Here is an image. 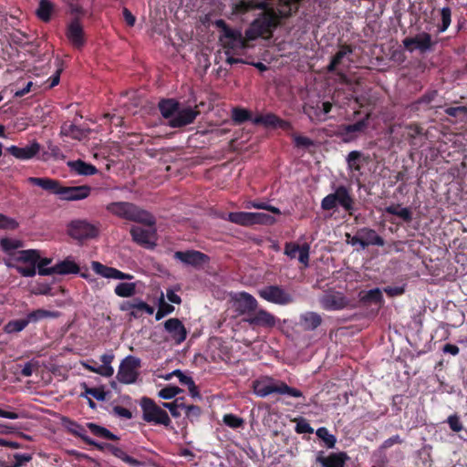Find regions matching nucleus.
<instances>
[{
	"label": "nucleus",
	"mask_w": 467,
	"mask_h": 467,
	"mask_svg": "<svg viewBox=\"0 0 467 467\" xmlns=\"http://www.w3.org/2000/svg\"><path fill=\"white\" fill-rule=\"evenodd\" d=\"M447 423L449 424L450 429L454 432L464 431V435H460V437L464 441H467V430H464L460 417L457 414L450 415L447 419Z\"/></svg>",
	"instance_id": "46"
},
{
	"label": "nucleus",
	"mask_w": 467,
	"mask_h": 467,
	"mask_svg": "<svg viewBox=\"0 0 467 467\" xmlns=\"http://www.w3.org/2000/svg\"><path fill=\"white\" fill-rule=\"evenodd\" d=\"M53 10L54 5L50 0H40L36 15L42 21L48 22L51 19Z\"/></svg>",
	"instance_id": "40"
},
{
	"label": "nucleus",
	"mask_w": 467,
	"mask_h": 467,
	"mask_svg": "<svg viewBox=\"0 0 467 467\" xmlns=\"http://www.w3.org/2000/svg\"><path fill=\"white\" fill-rule=\"evenodd\" d=\"M179 101L174 99H161L158 103V109L161 116L168 119V121L174 117L176 111L179 109Z\"/></svg>",
	"instance_id": "31"
},
{
	"label": "nucleus",
	"mask_w": 467,
	"mask_h": 467,
	"mask_svg": "<svg viewBox=\"0 0 467 467\" xmlns=\"http://www.w3.org/2000/svg\"><path fill=\"white\" fill-rule=\"evenodd\" d=\"M360 302L364 305L374 303L381 306L384 300L381 291L379 288H374L366 292V294L360 297Z\"/></svg>",
	"instance_id": "42"
},
{
	"label": "nucleus",
	"mask_w": 467,
	"mask_h": 467,
	"mask_svg": "<svg viewBox=\"0 0 467 467\" xmlns=\"http://www.w3.org/2000/svg\"><path fill=\"white\" fill-rule=\"evenodd\" d=\"M99 233V227L87 220H73L67 225L68 235L78 241L96 238Z\"/></svg>",
	"instance_id": "10"
},
{
	"label": "nucleus",
	"mask_w": 467,
	"mask_h": 467,
	"mask_svg": "<svg viewBox=\"0 0 467 467\" xmlns=\"http://www.w3.org/2000/svg\"><path fill=\"white\" fill-rule=\"evenodd\" d=\"M154 231H150L148 229H144L140 226H132L130 228V235L132 240L140 245L150 247L153 245V243L150 241L151 236L153 235Z\"/></svg>",
	"instance_id": "29"
},
{
	"label": "nucleus",
	"mask_w": 467,
	"mask_h": 467,
	"mask_svg": "<svg viewBox=\"0 0 467 467\" xmlns=\"http://www.w3.org/2000/svg\"><path fill=\"white\" fill-rule=\"evenodd\" d=\"M300 321L305 330L312 331L321 325L322 317L318 313L309 311L301 315Z\"/></svg>",
	"instance_id": "32"
},
{
	"label": "nucleus",
	"mask_w": 467,
	"mask_h": 467,
	"mask_svg": "<svg viewBox=\"0 0 467 467\" xmlns=\"http://www.w3.org/2000/svg\"><path fill=\"white\" fill-rule=\"evenodd\" d=\"M107 211L113 215L130 222L140 223L148 226H154V216L146 210L129 202H113L107 205Z\"/></svg>",
	"instance_id": "2"
},
{
	"label": "nucleus",
	"mask_w": 467,
	"mask_h": 467,
	"mask_svg": "<svg viewBox=\"0 0 467 467\" xmlns=\"http://www.w3.org/2000/svg\"><path fill=\"white\" fill-rule=\"evenodd\" d=\"M81 387L84 389L86 395H90L99 401L106 400V392L103 388H89L86 383H82Z\"/></svg>",
	"instance_id": "54"
},
{
	"label": "nucleus",
	"mask_w": 467,
	"mask_h": 467,
	"mask_svg": "<svg viewBox=\"0 0 467 467\" xmlns=\"http://www.w3.org/2000/svg\"><path fill=\"white\" fill-rule=\"evenodd\" d=\"M214 26L222 31L220 41L223 47L227 49L225 51L226 55H229L230 49L236 47H246V41H249L246 36L244 37L240 30L231 28L223 19L215 20Z\"/></svg>",
	"instance_id": "8"
},
{
	"label": "nucleus",
	"mask_w": 467,
	"mask_h": 467,
	"mask_svg": "<svg viewBox=\"0 0 467 467\" xmlns=\"http://www.w3.org/2000/svg\"><path fill=\"white\" fill-rule=\"evenodd\" d=\"M253 389L256 396L265 398L271 394L288 395L294 398L303 397V392L296 388L288 386L285 382L275 379L272 377H265L253 382Z\"/></svg>",
	"instance_id": "4"
},
{
	"label": "nucleus",
	"mask_w": 467,
	"mask_h": 467,
	"mask_svg": "<svg viewBox=\"0 0 467 467\" xmlns=\"http://www.w3.org/2000/svg\"><path fill=\"white\" fill-rule=\"evenodd\" d=\"M182 409L185 410L186 417L188 419H190L192 421L194 419H198L199 416L201 415V409L199 406H196V405L186 406L185 405V407Z\"/></svg>",
	"instance_id": "64"
},
{
	"label": "nucleus",
	"mask_w": 467,
	"mask_h": 467,
	"mask_svg": "<svg viewBox=\"0 0 467 467\" xmlns=\"http://www.w3.org/2000/svg\"><path fill=\"white\" fill-rule=\"evenodd\" d=\"M91 187L88 185L80 186H61L58 196L64 201H80L90 195Z\"/></svg>",
	"instance_id": "19"
},
{
	"label": "nucleus",
	"mask_w": 467,
	"mask_h": 467,
	"mask_svg": "<svg viewBox=\"0 0 467 467\" xmlns=\"http://www.w3.org/2000/svg\"><path fill=\"white\" fill-rule=\"evenodd\" d=\"M140 406L142 410V420L144 421L154 425H163L164 427L171 426V420L167 411L158 406L152 399L142 397Z\"/></svg>",
	"instance_id": "5"
},
{
	"label": "nucleus",
	"mask_w": 467,
	"mask_h": 467,
	"mask_svg": "<svg viewBox=\"0 0 467 467\" xmlns=\"http://www.w3.org/2000/svg\"><path fill=\"white\" fill-rule=\"evenodd\" d=\"M440 15H441V24L438 25V32L439 33H443V32H445L448 29V27L451 25V8L449 6L442 7L440 10Z\"/></svg>",
	"instance_id": "49"
},
{
	"label": "nucleus",
	"mask_w": 467,
	"mask_h": 467,
	"mask_svg": "<svg viewBox=\"0 0 467 467\" xmlns=\"http://www.w3.org/2000/svg\"><path fill=\"white\" fill-rule=\"evenodd\" d=\"M68 166L72 171H76L79 175L88 176L94 175L98 172V169L94 165L82 160L69 161Z\"/></svg>",
	"instance_id": "33"
},
{
	"label": "nucleus",
	"mask_w": 467,
	"mask_h": 467,
	"mask_svg": "<svg viewBox=\"0 0 467 467\" xmlns=\"http://www.w3.org/2000/svg\"><path fill=\"white\" fill-rule=\"evenodd\" d=\"M198 115L199 111L192 107H179L174 117L168 121V125L173 129L182 128L193 123Z\"/></svg>",
	"instance_id": "17"
},
{
	"label": "nucleus",
	"mask_w": 467,
	"mask_h": 467,
	"mask_svg": "<svg viewBox=\"0 0 467 467\" xmlns=\"http://www.w3.org/2000/svg\"><path fill=\"white\" fill-rule=\"evenodd\" d=\"M183 390L177 386H166L159 391V397L163 400H171L182 392Z\"/></svg>",
	"instance_id": "55"
},
{
	"label": "nucleus",
	"mask_w": 467,
	"mask_h": 467,
	"mask_svg": "<svg viewBox=\"0 0 467 467\" xmlns=\"http://www.w3.org/2000/svg\"><path fill=\"white\" fill-rule=\"evenodd\" d=\"M243 320L253 329H272L278 322V318L274 314L263 308H257L254 313L249 315V317H244Z\"/></svg>",
	"instance_id": "12"
},
{
	"label": "nucleus",
	"mask_w": 467,
	"mask_h": 467,
	"mask_svg": "<svg viewBox=\"0 0 467 467\" xmlns=\"http://www.w3.org/2000/svg\"><path fill=\"white\" fill-rule=\"evenodd\" d=\"M173 257L186 265L194 267L202 265L208 260L205 254L196 250L176 251Z\"/></svg>",
	"instance_id": "20"
},
{
	"label": "nucleus",
	"mask_w": 467,
	"mask_h": 467,
	"mask_svg": "<svg viewBox=\"0 0 467 467\" xmlns=\"http://www.w3.org/2000/svg\"><path fill=\"white\" fill-rule=\"evenodd\" d=\"M279 117L273 113H268L265 115H258L254 119H253V123L254 124H262L265 127L276 128L278 123Z\"/></svg>",
	"instance_id": "45"
},
{
	"label": "nucleus",
	"mask_w": 467,
	"mask_h": 467,
	"mask_svg": "<svg viewBox=\"0 0 467 467\" xmlns=\"http://www.w3.org/2000/svg\"><path fill=\"white\" fill-rule=\"evenodd\" d=\"M86 427L90 431V432L94 436H96L98 438L106 439V440H109V441H119V438L117 435H115L114 433H112L110 431H109L105 427L99 426L94 422H88L86 424Z\"/></svg>",
	"instance_id": "34"
},
{
	"label": "nucleus",
	"mask_w": 467,
	"mask_h": 467,
	"mask_svg": "<svg viewBox=\"0 0 467 467\" xmlns=\"http://www.w3.org/2000/svg\"><path fill=\"white\" fill-rule=\"evenodd\" d=\"M436 43L432 40L431 34L427 32L417 34L412 37H406L403 40V45L407 50L410 52L419 50L421 54L431 50Z\"/></svg>",
	"instance_id": "13"
},
{
	"label": "nucleus",
	"mask_w": 467,
	"mask_h": 467,
	"mask_svg": "<svg viewBox=\"0 0 467 467\" xmlns=\"http://www.w3.org/2000/svg\"><path fill=\"white\" fill-rule=\"evenodd\" d=\"M164 330L170 335L171 339L176 344H182L187 337V329L183 323L177 317L167 319L163 323Z\"/></svg>",
	"instance_id": "18"
},
{
	"label": "nucleus",
	"mask_w": 467,
	"mask_h": 467,
	"mask_svg": "<svg viewBox=\"0 0 467 467\" xmlns=\"http://www.w3.org/2000/svg\"><path fill=\"white\" fill-rule=\"evenodd\" d=\"M13 458L12 467H21L32 460V455L28 453H16L13 455Z\"/></svg>",
	"instance_id": "62"
},
{
	"label": "nucleus",
	"mask_w": 467,
	"mask_h": 467,
	"mask_svg": "<svg viewBox=\"0 0 467 467\" xmlns=\"http://www.w3.org/2000/svg\"><path fill=\"white\" fill-rule=\"evenodd\" d=\"M348 459L347 453L340 451L330 453L327 457L320 455L317 460L323 467H344Z\"/></svg>",
	"instance_id": "30"
},
{
	"label": "nucleus",
	"mask_w": 467,
	"mask_h": 467,
	"mask_svg": "<svg viewBox=\"0 0 467 467\" xmlns=\"http://www.w3.org/2000/svg\"><path fill=\"white\" fill-rule=\"evenodd\" d=\"M39 258L40 254L37 250H20L17 252L15 261L28 264V265H17L10 261H5V265L9 268H15L24 277H33L36 274V264Z\"/></svg>",
	"instance_id": "6"
},
{
	"label": "nucleus",
	"mask_w": 467,
	"mask_h": 467,
	"mask_svg": "<svg viewBox=\"0 0 467 467\" xmlns=\"http://www.w3.org/2000/svg\"><path fill=\"white\" fill-rule=\"evenodd\" d=\"M385 213L391 215H396L401 218L405 223H410L412 221L411 211L405 207L400 209V204H391L385 208Z\"/></svg>",
	"instance_id": "38"
},
{
	"label": "nucleus",
	"mask_w": 467,
	"mask_h": 467,
	"mask_svg": "<svg viewBox=\"0 0 467 467\" xmlns=\"http://www.w3.org/2000/svg\"><path fill=\"white\" fill-rule=\"evenodd\" d=\"M92 269L96 272V274L105 278L119 280H131L133 278V275L130 274L121 272L117 268L105 265L99 262H93Z\"/></svg>",
	"instance_id": "22"
},
{
	"label": "nucleus",
	"mask_w": 467,
	"mask_h": 467,
	"mask_svg": "<svg viewBox=\"0 0 467 467\" xmlns=\"http://www.w3.org/2000/svg\"><path fill=\"white\" fill-rule=\"evenodd\" d=\"M236 310L240 315H245L249 317L258 308L257 300L247 292H241L235 299Z\"/></svg>",
	"instance_id": "21"
},
{
	"label": "nucleus",
	"mask_w": 467,
	"mask_h": 467,
	"mask_svg": "<svg viewBox=\"0 0 467 467\" xmlns=\"http://www.w3.org/2000/svg\"><path fill=\"white\" fill-rule=\"evenodd\" d=\"M316 435L325 442L327 448L333 449L335 447L337 439L333 434L328 432L326 427L318 428L316 431Z\"/></svg>",
	"instance_id": "48"
},
{
	"label": "nucleus",
	"mask_w": 467,
	"mask_h": 467,
	"mask_svg": "<svg viewBox=\"0 0 467 467\" xmlns=\"http://www.w3.org/2000/svg\"><path fill=\"white\" fill-rule=\"evenodd\" d=\"M67 429L72 435L80 438L85 443L90 439L87 434L86 428L74 420H67Z\"/></svg>",
	"instance_id": "43"
},
{
	"label": "nucleus",
	"mask_w": 467,
	"mask_h": 467,
	"mask_svg": "<svg viewBox=\"0 0 467 467\" xmlns=\"http://www.w3.org/2000/svg\"><path fill=\"white\" fill-rule=\"evenodd\" d=\"M228 221L245 227L253 226L255 224L273 225L276 222L275 218L268 213L251 212L230 213L228 214Z\"/></svg>",
	"instance_id": "7"
},
{
	"label": "nucleus",
	"mask_w": 467,
	"mask_h": 467,
	"mask_svg": "<svg viewBox=\"0 0 467 467\" xmlns=\"http://www.w3.org/2000/svg\"><path fill=\"white\" fill-rule=\"evenodd\" d=\"M295 431L298 434H303V433L311 434L314 432V429L310 426L309 422L304 418H300V419L296 420V425Z\"/></svg>",
	"instance_id": "58"
},
{
	"label": "nucleus",
	"mask_w": 467,
	"mask_h": 467,
	"mask_svg": "<svg viewBox=\"0 0 467 467\" xmlns=\"http://www.w3.org/2000/svg\"><path fill=\"white\" fill-rule=\"evenodd\" d=\"M18 226L19 223L16 219L0 213V229L13 231L16 230Z\"/></svg>",
	"instance_id": "56"
},
{
	"label": "nucleus",
	"mask_w": 467,
	"mask_h": 467,
	"mask_svg": "<svg viewBox=\"0 0 467 467\" xmlns=\"http://www.w3.org/2000/svg\"><path fill=\"white\" fill-rule=\"evenodd\" d=\"M303 111L308 117L311 122L318 123L327 119V117H324L322 115L318 103L316 106H305Z\"/></svg>",
	"instance_id": "41"
},
{
	"label": "nucleus",
	"mask_w": 467,
	"mask_h": 467,
	"mask_svg": "<svg viewBox=\"0 0 467 467\" xmlns=\"http://www.w3.org/2000/svg\"><path fill=\"white\" fill-rule=\"evenodd\" d=\"M258 295L265 301L279 306H286L295 301L294 296L278 285L265 286L258 291Z\"/></svg>",
	"instance_id": "9"
},
{
	"label": "nucleus",
	"mask_w": 467,
	"mask_h": 467,
	"mask_svg": "<svg viewBox=\"0 0 467 467\" xmlns=\"http://www.w3.org/2000/svg\"><path fill=\"white\" fill-rule=\"evenodd\" d=\"M58 317H59V313L57 311H49V310L39 308V309L34 310V311L30 312L29 314H27L26 319L27 323L29 324V323H36L39 320L44 319V318H48V317L57 318Z\"/></svg>",
	"instance_id": "36"
},
{
	"label": "nucleus",
	"mask_w": 467,
	"mask_h": 467,
	"mask_svg": "<svg viewBox=\"0 0 467 467\" xmlns=\"http://www.w3.org/2000/svg\"><path fill=\"white\" fill-rule=\"evenodd\" d=\"M337 206H340L348 215H354L358 208L350 187L338 185L334 192L327 194L321 201V208L324 211H332Z\"/></svg>",
	"instance_id": "3"
},
{
	"label": "nucleus",
	"mask_w": 467,
	"mask_h": 467,
	"mask_svg": "<svg viewBox=\"0 0 467 467\" xmlns=\"http://www.w3.org/2000/svg\"><path fill=\"white\" fill-rule=\"evenodd\" d=\"M446 115L459 119L461 121H467V107H449L444 109Z\"/></svg>",
	"instance_id": "51"
},
{
	"label": "nucleus",
	"mask_w": 467,
	"mask_h": 467,
	"mask_svg": "<svg viewBox=\"0 0 467 467\" xmlns=\"http://www.w3.org/2000/svg\"><path fill=\"white\" fill-rule=\"evenodd\" d=\"M232 119L236 124H243L252 119V114L245 109L234 108L232 111Z\"/></svg>",
	"instance_id": "52"
},
{
	"label": "nucleus",
	"mask_w": 467,
	"mask_h": 467,
	"mask_svg": "<svg viewBox=\"0 0 467 467\" xmlns=\"http://www.w3.org/2000/svg\"><path fill=\"white\" fill-rule=\"evenodd\" d=\"M66 36L70 44L78 49L86 44L84 28L78 18H73L67 26Z\"/></svg>",
	"instance_id": "16"
},
{
	"label": "nucleus",
	"mask_w": 467,
	"mask_h": 467,
	"mask_svg": "<svg viewBox=\"0 0 467 467\" xmlns=\"http://www.w3.org/2000/svg\"><path fill=\"white\" fill-rule=\"evenodd\" d=\"M437 96L438 91L436 89L428 90L418 99L411 102L408 108L411 112L428 110L431 109V104L436 99Z\"/></svg>",
	"instance_id": "26"
},
{
	"label": "nucleus",
	"mask_w": 467,
	"mask_h": 467,
	"mask_svg": "<svg viewBox=\"0 0 467 467\" xmlns=\"http://www.w3.org/2000/svg\"><path fill=\"white\" fill-rule=\"evenodd\" d=\"M246 208L262 209V210H266L268 212H271L272 213H275V214H281V211L279 208H277L275 206H272L265 202H250L249 204L246 206Z\"/></svg>",
	"instance_id": "59"
},
{
	"label": "nucleus",
	"mask_w": 467,
	"mask_h": 467,
	"mask_svg": "<svg viewBox=\"0 0 467 467\" xmlns=\"http://www.w3.org/2000/svg\"><path fill=\"white\" fill-rule=\"evenodd\" d=\"M112 455L120 459L121 461H123L125 463L131 467H140L144 465L142 462L128 455L122 449L119 447H117V449L114 450Z\"/></svg>",
	"instance_id": "47"
},
{
	"label": "nucleus",
	"mask_w": 467,
	"mask_h": 467,
	"mask_svg": "<svg viewBox=\"0 0 467 467\" xmlns=\"http://www.w3.org/2000/svg\"><path fill=\"white\" fill-rule=\"evenodd\" d=\"M27 182L32 185L38 186L43 190L57 195H58V192L62 186L59 181L48 177H29Z\"/></svg>",
	"instance_id": "25"
},
{
	"label": "nucleus",
	"mask_w": 467,
	"mask_h": 467,
	"mask_svg": "<svg viewBox=\"0 0 467 467\" xmlns=\"http://www.w3.org/2000/svg\"><path fill=\"white\" fill-rule=\"evenodd\" d=\"M223 422L232 429H239L244 425L243 418L232 413L225 414L223 418Z\"/></svg>",
	"instance_id": "53"
},
{
	"label": "nucleus",
	"mask_w": 467,
	"mask_h": 467,
	"mask_svg": "<svg viewBox=\"0 0 467 467\" xmlns=\"http://www.w3.org/2000/svg\"><path fill=\"white\" fill-rule=\"evenodd\" d=\"M27 326H28V323L26 318L16 319V320L9 321L5 326L4 330L5 333L11 334V333H16V332H20L23 329H25Z\"/></svg>",
	"instance_id": "50"
},
{
	"label": "nucleus",
	"mask_w": 467,
	"mask_h": 467,
	"mask_svg": "<svg viewBox=\"0 0 467 467\" xmlns=\"http://www.w3.org/2000/svg\"><path fill=\"white\" fill-rule=\"evenodd\" d=\"M80 272L79 265L70 258H66L63 261L57 263L55 265L49 267L48 270H43L44 274H53V275H70V274H78Z\"/></svg>",
	"instance_id": "24"
},
{
	"label": "nucleus",
	"mask_w": 467,
	"mask_h": 467,
	"mask_svg": "<svg viewBox=\"0 0 467 467\" xmlns=\"http://www.w3.org/2000/svg\"><path fill=\"white\" fill-rule=\"evenodd\" d=\"M350 46L345 45L332 57L330 63L327 67L328 72H335L337 66L341 64L342 59L348 55L352 53Z\"/></svg>",
	"instance_id": "37"
},
{
	"label": "nucleus",
	"mask_w": 467,
	"mask_h": 467,
	"mask_svg": "<svg viewBox=\"0 0 467 467\" xmlns=\"http://www.w3.org/2000/svg\"><path fill=\"white\" fill-rule=\"evenodd\" d=\"M140 367V360L133 356H129L119 365L117 379L124 384H132L139 376L138 369Z\"/></svg>",
	"instance_id": "11"
},
{
	"label": "nucleus",
	"mask_w": 467,
	"mask_h": 467,
	"mask_svg": "<svg viewBox=\"0 0 467 467\" xmlns=\"http://www.w3.org/2000/svg\"><path fill=\"white\" fill-rule=\"evenodd\" d=\"M301 250V245L293 243V242H287L285 244V254L290 257L291 259H294L296 257V254Z\"/></svg>",
	"instance_id": "61"
},
{
	"label": "nucleus",
	"mask_w": 467,
	"mask_h": 467,
	"mask_svg": "<svg viewBox=\"0 0 467 467\" xmlns=\"http://www.w3.org/2000/svg\"><path fill=\"white\" fill-rule=\"evenodd\" d=\"M179 399H176L172 402H164L162 405L164 408L168 409L172 417L178 418L181 416L180 409L185 407L183 402H179Z\"/></svg>",
	"instance_id": "57"
},
{
	"label": "nucleus",
	"mask_w": 467,
	"mask_h": 467,
	"mask_svg": "<svg viewBox=\"0 0 467 467\" xmlns=\"http://www.w3.org/2000/svg\"><path fill=\"white\" fill-rule=\"evenodd\" d=\"M6 150L15 158L22 161H26L34 158L40 150V144L34 141L30 145L26 147H18L12 145L6 149Z\"/></svg>",
	"instance_id": "23"
},
{
	"label": "nucleus",
	"mask_w": 467,
	"mask_h": 467,
	"mask_svg": "<svg viewBox=\"0 0 467 467\" xmlns=\"http://www.w3.org/2000/svg\"><path fill=\"white\" fill-rule=\"evenodd\" d=\"M23 245L24 244L20 240L11 239L7 237L0 239V247L2 251L10 256H13L14 260L17 254V252L16 253L15 250L23 247Z\"/></svg>",
	"instance_id": "35"
},
{
	"label": "nucleus",
	"mask_w": 467,
	"mask_h": 467,
	"mask_svg": "<svg viewBox=\"0 0 467 467\" xmlns=\"http://www.w3.org/2000/svg\"><path fill=\"white\" fill-rule=\"evenodd\" d=\"M305 0H239L235 10L245 14L253 10H261L245 30L248 40L259 37H270L283 22L294 16Z\"/></svg>",
	"instance_id": "1"
},
{
	"label": "nucleus",
	"mask_w": 467,
	"mask_h": 467,
	"mask_svg": "<svg viewBox=\"0 0 467 467\" xmlns=\"http://www.w3.org/2000/svg\"><path fill=\"white\" fill-rule=\"evenodd\" d=\"M359 231L363 241L362 249L370 245L383 246L385 244L384 239L374 229L362 227Z\"/></svg>",
	"instance_id": "28"
},
{
	"label": "nucleus",
	"mask_w": 467,
	"mask_h": 467,
	"mask_svg": "<svg viewBox=\"0 0 467 467\" xmlns=\"http://www.w3.org/2000/svg\"><path fill=\"white\" fill-rule=\"evenodd\" d=\"M61 134L63 136L70 137L74 140H82L86 137V132L80 127L74 124L64 123L61 127Z\"/></svg>",
	"instance_id": "39"
},
{
	"label": "nucleus",
	"mask_w": 467,
	"mask_h": 467,
	"mask_svg": "<svg viewBox=\"0 0 467 467\" xmlns=\"http://www.w3.org/2000/svg\"><path fill=\"white\" fill-rule=\"evenodd\" d=\"M292 137L294 144L297 148H309L311 146H314V141L308 137L297 134H293Z\"/></svg>",
	"instance_id": "60"
},
{
	"label": "nucleus",
	"mask_w": 467,
	"mask_h": 467,
	"mask_svg": "<svg viewBox=\"0 0 467 467\" xmlns=\"http://www.w3.org/2000/svg\"><path fill=\"white\" fill-rule=\"evenodd\" d=\"M309 244H304L301 245V250L298 253V261L306 266L308 265L309 262Z\"/></svg>",
	"instance_id": "63"
},
{
	"label": "nucleus",
	"mask_w": 467,
	"mask_h": 467,
	"mask_svg": "<svg viewBox=\"0 0 467 467\" xmlns=\"http://www.w3.org/2000/svg\"><path fill=\"white\" fill-rule=\"evenodd\" d=\"M370 114H367L365 118L359 119L353 124L340 125L338 134L342 137L344 142L354 140L358 137V133L363 132L368 126Z\"/></svg>",
	"instance_id": "15"
},
{
	"label": "nucleus",
	"mask_w": 467,
	"mask_h": 467,
	"mask_svg": "<svg viewBox=\"0 0 467 467\" xmlns=\"http://www.w3.org/2000/svg\"><path fill=\"white\" fill-rule=\"evenodd\" d=\"M115 294L119 297H130L136 294L135 283H119L114 289Z\"/></svg>",
	"instance_id": "44"
},
{
	"label": "nucleus",
	"mask_w": 467,
	"mask_h": 467,
	"mask_svg": "<svg viewBox=\"0 0 467 467\" xmlns=\"http://www.w3.org/2000/svg\"><path fill=\"white\" fill-rule=\"evenodd\" d=\"M320 305L323 309L327 311H337L344 308L351 307L350 300L342 293L331 291L323 295L320 298Z\"/></svg>",
	"instance_id": "14"
},
{
	"label": "nucleus",
	"mask_w": 467,
	"mask_h": 467,
	"mask_svg": "<svg viewBox=\"0 0 467 467\" xmlns=\"http://www.w3.org/2000/svg\"><path fill=\"white\" fill-rule=\"evenodd\" d=\"M368 161V157L358 150H352L347 156L348 169L355 175H361V168Z\"/></svg>",
	"instance_id": "27"
}]
</instances>
